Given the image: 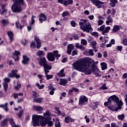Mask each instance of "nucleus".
I'll return each mask as SVG.
<instances>
[{
    "instance_id": "1",
    "label": "nucleus",
    "mask_w": 127,
    "mask_h": 127,
    "mask_svg": "<svg viewBox=\"0 0 127 127\" xmlns=\"http://www.w3.org/2000/svg\"><path fill=\"white\" fill-rule=\"evenodd\" d=\"M90 63H93L92 66L90 65ZM72 65L75 70L85 73L86 75H90L93 71V74L96 77L101 76L98 66L95 64V61L91 58L81 59L73 63Z\"/></svg>"
},
{
    "instance_id": "2",
    "label": "nucleus",
    "mask_w": 127,
    "mask_h": 127,
    "mask_svg": "<svg viewBox=\"0 0 127 127\" xmlns=\"http://www.w3.org/2000/svg\"><path fill=\"white\" fill-rule=\"evenodd\" d=\"M44 117L39 115H33L32 116V122L33 127H45L48 125V127L53 126V122L51 120V113L50 112L47 111L44 114Z\"/></svg>"
},
{
    "instance_id": "3",
    "label": "nucleus",
    "mask_w": 127,
    "mask_h": 127,
    "mask_svg": "<svg viewBox=\"0 0 127 127\" xmlns=\"http://www.w3.org/2000/svg\"><path fill=\"white\" fill-rule=\"evenodd\" d=\"M108 102L104 103L105 106H108V109L111 111H118V110L122 109L123 106V102L120 100L119 97L116 95H113L110 97L108 100ZM117 108L118 109H117Z\"/></svg>"
},
{
    "instance_id": "4",
    "label": "nucleus",
    "mask_w": 127,
    "mask_h": 127,
    "mask_svg": "<svg viewBox=\"0 0 127 127\" xmlns=\"http://www.w3.org/2000/svg\"><path fill=\"white\" fill-rule=\"evenodd\" d=\"M13 4L11 6L12 11L13 12H20L22 9H21V5L24 4V1L23 0H13Z\"/></svg>"
},
{
    "instance_id": "5",
    "label": "nucleus",
    "mask_w": 127,
    "mask_h": 127,
    "mask_svg": "<svg viewBox=\"0 0 127 127\" xmlns=\"http://www.w3.org/2000/svg\"><path fill=\"white\" fill-rule=\"evenodd\" d=\"M81 22L79 23V25H80V29L83 30V31H86V32H89L93 31V28H92V26L90 23H87L88 20L87 19H82L80 20Z\"/></svg>"
},
{
    "instance_id": "6",
    "label": "nucleus",
    "mask_w": 127,
    "mask_h": 127,
    "mask_svg": "<svg viewBox=\"0 0 127 127\" xmlns=\"http://www.w3.org/2000/svg\"><path fill=\"white\" fill-rule=\"evenodd\" d=\"M39 63L40 66H43L44 71L47 70L48 69H52V66H51L50 64H47V61H46V59H45V58L41 59Z\"/></svg>"
},
{
    "instance_id": "7",
    "label": "nucleus",
    "mask_w": 127,
    "mask_h": 127,
    "mask_svg": "<svg viewBox=\"0 0 127 127\" xmlns=\"http://www.w3.org/2000/svg\"><path fill=\"white\" fill-rule=\"evenodd\" d=\"M18 71L17 69H12L11 70V73H8L7 76L9 78H14L15 77L16 79H19L20 78V75L17 74Z\"/></svg>"
},
{
    "instance_id": "8",
    "label": "nucleus",
    "mask_w": 127,
    "mask_h": 127,
    "mask_svg": "<svg viewBox=\"0 0 127 127\" xmlns=\"http://www.w3.org/2000/svg\"><path fill=\"white\" fill-rule=\"evenodd\" d=\"M88 102V98L85 95H81L79 97V105L81 106H84L86 103Z\"/></svg>"
},
{
    "instance_id": "9",
    "label": "nucleus",
    "mask_w": 127,
    "mask_h": 127,
    "mask_svg": "<svg viewBox=\"0 0 127 127\" xmlns=\"http://www.w3.org/2000/svg\"><path fill=\"white\" fill-rule=\"evenodd\" d=\"M36 17L35 16H33L31 17V22L29 23V26H27V29L28 31H30L31 30V26L33 25L34 22H35V20L34 18H36Z\"/></svg>"
},
{
    "instance_id": "10",
    "label": "nucleus",
    "mask_w": 127,
    "mask_h": 127,
    "mask_svg": "<svg viewBox=\"0 0 127 127\" xmlns=\"http://www.w3.org/2000/svg\"><path fill=\"white\" fill-rule=\"evenodd\" d=\"M91 2H93V4H95L98 8H102V5H100L101 1L99 0H91Z\"/></svg>"
},
{
    "instance_id": "11",
    "label": "nucleus",
    "mask_w": 127,
    "mask_h": 127,
    "mask_svg": "<svg viewBox=\"0 0 127 127\" xmlns=\"http://www.w3.org/2000/svg\"><path fill=\"white\" fill-rule=\"evenodd\" d=\"M75 48L74 46L72 44H69L67 46V54H71L72 51Z\"/></svg>"
},
{
    "instance_id": "12",
    "label": "nucleus",
    "mask_w": 127,
    "mask_h": 127,
    "mask_svg": "<svg viewBox=\"0 0 127 127\" xmlns=\"http://www.w3.org/2000/svg\"><path fill=\"white\" fill-rule=\"evenodd\" d=\"M7 34L9 39V42L10 43H11L14 39L13 33H12L11 31H7Z\"/></svg>"
},
{
    "instance_id": "13",
    "label": "nucleus",
    "mask_w": 127,
    "mask_h": 127,
    "mask_svg": "<svg viewBox=\"0 0 127 127\" xmlns=\"http://www.w3.org/2000/svg\"><path fill=\"white\" fill-rule=\"evenodd\" d=\"M49 70L51 69H46L44 70L46 77L47 78V80H49L50 79H52L53 78V75H48V73H49Z\"/></svg>"
},
{
    "instance_id": "14",
    "label": "nucleus",
    "mask_w": 127,
    "mask_h": 127,
    "mask_svg": "<svg viewBox=\"0 0 127 127\" xmlns=\"http://www.w3.org/2000/svg\"><path fill=\"white\" fill-rule=\"evenodd\" d=\"M48 59L49 61H54V60H55L54 55H53L52 53H49L48 55Z\"/></svg>"
},
{
    "instance_id": "15",
    "label": "nucleus",
    "mask_w": 127,
    "mask_h": 127,
    "mask_svg": "<svg viewBox=\"0 0 127 127\" xmlns=\"http://www.w3.org/2000/svg\"><path fill=\"white\" fill-rule=\"evenodd\" d=\"M67 83H68V81L67 80V79H60L59 84L62 86H66Z\"/></svg>"
},
{
    "instance_id": "16",
    "label": "nucleus",
    "mask_w": 127,
    "mask_h": 127,
    "mask_svg": "<svg viewBox=\"0 0 127 127\" xmlns=\"http://www.w3.org/2000/svg\"><path fill=\"white\" fill-rule=\"evenodd\" d=\"M28 61H29V58H27V57L25 55L23 56V60L22 61V63L23 64H27L28 63Z\"/></svg>"
},
{
    "instance_id": "17",
    "label": "nucleus",
    "mask_w": 127,
    "mask_h": 127,
    "mask_svg": "<svg viewBox=\"0 0 127 127\" xmlns=\"http://www.w3.org/2000/svg\"><path fill=\"white\" fill-rule=\"evenodd\" d=\"M19 54H20V53L17 51H15L14 53H13V55H14L13 58H14L15 61H18V57Z\"/></svg>"
},
{
    "instance_id": "18",
    "label": "nucleus",
    "mask_w": 127,
    "mask_h": 127,
    "mask_svg": "<svg viewBox=\"0 0 127 127\" xmlns=\"http://www.w3.org/2000/svg\"><path fill=\"white\" fill-rule=\"evenodd\" d=\"M35 40L37 42V48H40L41 47V43L39 38L37 37V36H35Z\"/></svg>"
},
{
    "instance_id": "19",
    "label": "nucleus",
    "mask_w": 127,
    "mask_h": 127,
    "mask_svg": "<svg viewBox=\"0 0 127 127\" xmlns=\"http://www.w3.org/2000/svg\"><path fill=\"white\" fill-rule=\"evenodd\" d=\"M1 8L0 9V14H3L5 12L7 11V10L5 9V5H1Z\"/></svg>"
},
{
    "instance_id": "20",
    "label": "nucleus",
    "mask_w": 127,
    "mask_h": 127,
    "mask_svg": "<svg viewBox=\"0 0 127 127\" xmlns=\"http://www.w3.org/2000/svg\"><path fill=\"white\" fill-rule=\"evenodd\" d=\"M39 20L41 22V23H42V21L46 20V16L45 15V14L43 13H41L40 15Z\"/></svg>"
},
{
    "instance_id": "21",
    "label": "nucleus",
    "mask_w": 127,
    "mask_h": 127,
    "mask_svg": "<svg viewBox=\"0 0 127 127\" xmlns=\"http://www.w3.org/2000/svg\"><path fill=\"white\" fill-rule=\"evenodd\" d=\"M91 45L92 46L93 49L94 50L95 52H98V49L96 45H97V42L96 41H92Z\"/></svg>"
},
{
    "instance_id": "22",
    "label": "nucleus",
    "mask_w": 127,
    "mask_h": 127,
    "mask_svg": "<svg viewBox=\"0 0 127 127\" xmlns=\"http://www.w3.org/2000/svg\"><path fill=\"white\" fill-rule=\"evenodd\" d=\"M110 30H111V27L109 26L105 28L104 30L102 32V34L103 35H107V33H108Z\"/></svg>"
},
{
    "instance_id": "23",
    "label": "nucleus",
    "mask_w": 127,
    "mask_h": 127,
    "mask_svg": "<svg viewBox=\"0 0 127 127\" xmlns=\"http://www.w3.org/2000/svg\"><path fill=\"white\" fill-rule=\"evenodd\" d=\"M120 29L121 28H120V26L115 25L112 30V31L113 33L118 32V31H119V30H120Z\"/></svg>"
},
{
    "instance_id": "24",
    "label": "nucleus",
    "mask_w": 127,
    "mask_h": 127,
    "mask_svg": "<svg viewBox=\"0 0 127 127\" xmlns=\"http://www.w3.org/2000/svg\"><path fill=\"white\" fill-rule=\"evenodd\" d=\"M106 22L108 25H109L110 23H112V22H113V18H112V16H111V15L108 16L107 20Z\"/></svg>"
},
{
    "instance_id": "25",
    "label": "nucleus",
    "mask_w": 127,
    "mask_h": 127,
    "mask_svg": "<svg viewBox=\"0 0 127 127\" xmlns=\"http://www.w3.org/2000/svg\"><path fill=\"white\" fill-rule=\"evenodd\" d=\"M110 5L112 7H115L116 6V4L118 3V0H110Z\"/></svg>"
},
{
    "instance_id": "26",
    "label": "nucleus",
    "mask_w": 127,
    "mask_h": 127,
    "mask_svg": "<svg viewBox=\"0 0 127 127\" xmlns=\"http://www.w3.org/2000/svg\"><path fill=\"white\" fill-rule=\"evenodd\" d=\"M0 108L4 109V111L8 112V108H7V103H5L4 105H0Z\"/></svg>"
},
{
    "instance_id": "27",
    "label": "nucleus",
    "mask_w": 127,
    "mask_h": 127,
    "mask_svg": "<svg viewBox=\"0 0 127 127\" xmlns=\"http://www.w3.org/2000/svg\"><path fill=\"white\" fill-rule=\"evenodd\" d=\"M33 108L34 110H35L36 111H43V108H42L41 106L35 105L33 106Z\"/></svg>"
},
{
    "instance_id": "28",
    "label": "nucleus",
    "mask_w": 127,
    "mask_h": 127,
    "mask_svg": "<svg viewBox=\"0 0 127 127\" xmlns=\"http://www.w3.org/2000/svg\"><path fill=\"white\" fill-rule=\"evenodd\" d=\"M64 122L66 124H68V123H70V122H74V120L72 119L70 117H68L65 118Z\"/></svg>"
},
{
    "instance_id": "29",
    "label": "nucleus",
    "mask_w": 127,
    "mask_h": 127,
    "mask_svg": "<svg viewBox=\"0 0 127 127\" xmlns=\"http://www.w3.org/2000/svg\"><path fill=\"white\" fill-rule=\"evenodd\" d=\"M7 124V119H4L1 122V127H5Z\"/></svg>"
},
{
    "instance_id": "30",
    "label": "nucleus",
    "mask_w": 127,
    "mask_h": 127,
    "mask_svg": "<svg viewBox=\"0 0 127 127\" xmlns=\"http://www.w3.org/2000/svg\"><path fill=\"white\" fill-rule=\"evenodd\" d=\"M101 67H102V70H106V69H107L108 68V67L107 66V64L105 63H102L101 64Z\"/></svg>"
},
{
    "instance_id": "31",
    "label": "nucleus",
    "mask_w": 127,
    "mask_h": 127,
    "mask_svg": "<svg viewBox=\"0 0 127 127\" xmlns=\"http://www.w3.org/2000/svg\"><path fill=\"white\" fill-rule=\"evenodd\" d=\"M73 3V0H64V5L67 6L68 4H72Z\"/></svg>"
},
{
    "instance_id": "32",
    "label": "nucleus",
    "mask_w": 127,
    "mask_h": 127,
    "mask_svg": "<svg viewBox=\"0 0 127 127\" xmlns=\"http://www.w3.org/2000/svg\"><path fill=\"white\" fill-rule=\"evenodd\" d=\"M58 76L60 77H64L65 74H64V69H62L61 71L58 73Z\"/></svg>"
},
{
    "instance_id": "33",
    "label": "nucleus",
    "mask_w": 127,
    "mask_h": 127,
    "mask_svg": "<svg viewBox=\"0 0 127 127\" xmlns=\"http://www.w3.org/2000/svg\"><path fill=\"white\" fill-rule=\"evenodd\" d=\"M113 44H115V40L114 39H112L109 43V44H107L106 45V47L109 48V47H112V46Z\"/></svg>"
},
{
    "instance_id": "34",
    "label": "nucleus",
    "mask_w": 127,
    "mask_h": 127,
    "mask_svg": "<svg viewBox=\"0 0 127 127\" xmlns=\"http://www.w3.org/2000/svg\"><path fill=\"white\" fill-rule=\"evenodd\" d=\"M37 55L39 56V57H42V56H44V52L43 51H39L37 53Z\"/></svg>"
},
{
    "instance_id": "35",
    "label": "nucleus",
    "mask_w": 127,
    "mask_h": 127,
    "mask_svg": "<svg viewBox=\"0 0 127 127\" xmlns=\"http://www.w3.org/2000/svg\"><path fill=\"white\" fill-rule=\"evenodd\" d=\"M42 100H43V98H34V102H36V103H39V104H41V102H42Z\"/></svg>"
},
{
    "instance_id": "36",
    "label": "nucleus",
    "mask_w": 127,
    "mask_h": 127,
    "mask_svg": "<svg viewBox=\"0 0 127 127\" xmlns=\"http://www.w3.org/2000/svg\"><path fill=\"white\" fill-rule=\"evenodd\" d=\"M8 122L10 124V125H11V127H13L14 126H15V123H14V121H13V119L10 118L8 119Z\"/></svg>"
},
{
    "instance_id": "37",
    "label": "nucleus",
    "mask_w": 127,
    "mask_h": 127,
    "mask_svg": "<svg viewBox=\"0 0 127 127\" xmlns=\"http://www.w3.org/2000/svg\"><path fill=\"white\" fill-rule=\"evenodd\" d=\"M55 126L56 127H61L60 122H59V119H56Z\"/></svg>"
},
{
    "instance_id": "38",
    "label": "nucleus",
    "mask_w": 127,
    "mask_h": 127,
    "mask_svg": "<svg viewBox=\"0 0 127 127\" xmlns=\"http://www.w3.org/2000/svg\"><path fill=\"white\" fill-rule=\"evenodd\" d=\"M8 88V83H4L3 89H4V91L5 93H6V92H7Z\"/></svg>"
},
{
    "instance_id": "39",
    "label": "nucleus",
    "mask_w": 127,
    "mask_h": 127,
    "mask_svg": "<svg viewBox=\"0 0 127 127\" xmlns=\"http://www.w3.org/2000/svg\"><path fill=\"white\" fill-rule=\"evenodd\" d=\"M105 27H106V26L105 25H103L101 26L100 28H98L97 30L98 31H102V32H103V31L105 30Z\"/></svg>"
},
{
    "instance_id": "40",
    "label": "nucleus",
    "mask_w": 127,
    "mask_h": 127,
    "mask_svg": "<svg viewBox=\"0 0 127 127\" xmlns=\"http://www.w3.org/2000/svg\"><path fill=\"white\" fill-rule=\"evenodd\" d=\"M23 114V110L21 109L19 111V113L17 114V117L19 118H20L21 117H22V114Z\"/></svg>"
},
{
    "instance_id": "41",
    "label": "nucleus",
    "mask_w": 127,
    "mask_h": 127,
    "mask_svg": "<svg viewBox=\"0 0 127 127\" xmlns=\"http://www.w3.org/2000/svg\"><path fill=\"white\" fill-rule=\"evenodd\" d=\"M1 23L3 25H6L7 24H8L9 22H8V20H5V19H2L1 20Z\"/></svg>"
},
{
    "instance_id": "42",
    "label": "nucleus",
    "mask_w": 127,
    "mask_h": 127,
    "mask_svg": "<svg viewBox=\"0 0 127 127\" xmlns=\"http://www.w3.org/2000/svg\"><path fill=\"white\" fill-rule=\"evenodd\" d=\"M15 25L16 27L19 28V29H22V27H23V26H20V24H19V22H16Z\"/></svg>"
},
{
    "instance_id": "43",
    "label": "nucleus",
    "mask_w": 127,
    "mask_h": 127,
    "mask_svg": "<svg viewBox=\"0 0 127 127\" xmlns=\"http://www.w3.org/2000/svg\"><path fill=\"white\" fill-rule=\"evenodd\" d=\"M53 55L54 56V57H60L61 56L60 54H58V51H54Z\"/></svg>"
},
{
    "instance_id": "44",
    "label": "nucleus",
    "mask_w": 127,
    "mask_h": 127,
    "mask_svg": "<svg viewBox=\"0 0 127 127\" xmlns=\"http://www.w3.org/2000/svg\"><path fill=\"white\" fill-rule=\"evenodd\" d=\"M21 43L22 44H23V45H24V46H25V45H26V44H27L28 42L26 39H24L21 41Z\"/></svg>"
},
{
    "instance_id": "45",
    "label": "nucleus",
    "mask_w": 127,
    "mask_h": 127,
    "mask_svg": "<svg viewBox=\"0 0 127 127\" xmlns=\"http://www.w3.org/2000/svg\"><path fill=\"white\" fill-rule=\"evenodd\" d=\"M36 86H37V87H38V88L40 89V90H41L42 89H43V88H44L45 87V85L42 84V85H40L39 84V83H36Z\"/></svg>"
},
{
    "instance_id": "46",
    "label": "nucleus",
    "mask_w": 127,
    "mask_h": 127,
    "mask_svg": "<svg viewBox=\"0 0 127 127\" xmlns=\"http://www.w3.org/2000/svg\"><path fill=\"white\" fill-rule=\"evenodd\" d=\"M118 118L119 119V120L123 121L124 120V119H125V115L122 114V115H118Z\"/></svg>"
},
{
    "instance_id": "47",
    "label": "nucleus",
    "mask_w": 127,
    "mask_h": 127,
    "mask_svg": "<svg viewBox=\"0 0 127 127\" xmlns=\"http://www.w3.org/2000/svg\"><path fill=\"white\" fill-rule=\"evenodd\" d=\"M69 13L67 11H64L62 14V16L63 17H65V16H68L69 15Z\"/></svg>"
},
{
    "instance_id": "48",
    "label": "nucleus",
    "mask_w": 127,
    "mask_h": 127,
    "mask_svg": "<svg viewBox=\"0 0 127 127\" xmlns=\"http://www.w3.org/2000/svg\"><path fill=\"white\" fill-rule=\"evenodd\" d=\"M10 79L7 78V77H5L4 78V84H7L8 83H9V82H10Z\"/></svg>"
},
{
    "instance_id": "49",
    "label": "nucleus",
    "mask_w": 127,
    "mask_h": 127,
    "mask_svg": "<svg viewBox=\"0 0 127 127\" xmlns=\"http://www.w3.org/2000/svg\"><path fill=\"white\" fill-rule=\"evenodd\" d=\"M21 87V84L20 83H17V85L15 86V90H16V91H17V90H18V89L20 88V87Z\"/></svg>"
},
{
    "instance_id": "50",
    "label": "nucleus",
    "mask_w": 127,
    "mask_h": 127,
    "mask_svg": "<svg viewBox=\"0 0 127 127\" xmlns=\"http://www.w3.org/2000/svg\"><path fill=\"white\" fill-rule=\"evenodd\" d=\"M81 44L82 45H87V41L85 39H82L81 40Z\"/></svg>"
},
{
    "instance_id": "51",
    "label": "nucleus",
    "mask_w": 127,
    "mask_h": 127,
    "mask_svg": "<svg viewBox=\"0 0 127 127\" xmlns=\"http://www.w3.org/2000/svg\"><path fill=\"white\" fill-rule=\"evenodd\" d=\"M70 24L71 26H73V27H76V25H77V23H76V22L74 20L71 21Z\"/></svg>"
},
{
    "instance_id": "52",
    "label": "nucleus",
    "mask_w": 127,
    "mask_h": 127,
    "mask_svg": "<svg viewBox=\"0 0 127 127\" xmlns=\"http://www.w3.org/2000/svg\"><path fill=\"white\" fill-rule=\"evenodd\" d=\"M30 47H31V48H35V43L34 42H31Z\"/></svg>"
},
{
    "instance_id": "53",
    "label": "nucleus",
    "mask_w": 127,
    "mask_h": 127,
    "mask_svg": "<svg viewBox=\"0 0 127 127\" xmlns=\"http://www.w3.org/2000/svg\"><path fill=\"white\" fill-rule=\"evenodd\" d=\"M88 53L89 55H91V56H94V51L92 49L89 50Z\"/></svg>"
},
{
    "instance_id": "54",
    "label": "nucleus",
    "mask_w": 127,
    "mask_h": 127,
    "mask_svg": "<svg viewBox=\"0 0 127 127\" xmlns=\"http://www.w3.org/2000/svg\"><path fill=\"white\" fill-rule=\"evenodd\" d=\"M75 55H78V53H77V50H74L72 52V56H75Z\"/></svg>"
},
{
    "instance_id": "55",
    "label": "nucleus",
    "mask_w": 127,
    "mask_h": 127,
    "mask_svg": "<svg viewBox=\"0 0 127 127\" xmlns=\"http://www.w3.org/2000/svg\"><path fill=\"white\" fill-rule=\"evenodd\" d=\"M104 23V21L103 20H99L98 21V25H102Z\"/></svg>"
},
{
    "instance_id": "56",
    "label": "nucleus",
    "mask_w": 127,
    "mask_h": 127,
    "mask_svg": "<svg viewBox=\"0 0 127 127\" xmlns=\"http://www.w3.org/2000/svg\"><path fill=\"white\" fill-rule=\"evenodd\" d=\"M72 38L74 39V40H78V38H79V36H78V35H75L72 36Z\"/></svg>"
},
{
    "instance_id": "57",
    "label": "nucleus",
    "mask_w": 127,
    "mask_h": 127,
    "mask_svg": "<svg viewBox=\"0 0 127 127\" xmlns=\"http://www.w3.org/2000/svg\"><path fill=\"white\" fill-rule=\"evenodd\" d=\"M12 96H13L14 99H17L18 98V94L17 93H13Z\"/></svg>"
},
{
    "instance_id": "58",
    "label": "nucleus",
    "mask_w": 127,
    "mask_h": 127,
    "mask_svg": "<svg viewBox=\"0 0 127 127\" xmlns=\"http://www.w3.org/2000/svg\"><path fill=\"white\" fill-rule=\"evenodd\" d=\"M101 122H105L106 121V116H102L100 119Z\"/></svg>"
},
{
    "instance_id": "59",
    "label": "nucleus",
    "mask_w": 127,
    "mask_h": 127,
    "mask_svg": "<svg viewBox=\"0 0 127 127\" xmlns=\"http://www.w3.org/2000/svg\"><path fill=\"white\" fill-rule=\"evenodd\" d=\"M101 89L102 90H107L108 89V87L106 86V84H103V86L101 87Z\"/></svg>"
},
{
    "instance_id": "60",
    "label": "nucleus",
    "mask_w": 127,
    "mask_h": 127,
    "mask_svg": "<svg viewBox=\"0 0 127 127\" xmlns=\"http://www.w3.org/2000/svg\"><path fill=\"white\" fill-rule=\"evenodd\" d=\"M58 1L60 3H62V4H64V5L65 0H58Z\"/></svg>"
},
{
    "instance_id": "61",
    "label": "nucleus",
    "mask_w": 127,
    "mask_h": 127,
    "mask_svg": "<svg viewBox=\"0 0 127 127\" xmlns=\"http://www.w3.org/2000/svg\"><path fill=\"white\" fill-rule=\"evenodd\" d=\"M85 119L86 120V123H89L90 122V120L89 119V118L87 117V115L85 116Z\"/></svg>"
},
{
    "instance_id": "62",
    "label": "nucleus",
    "mask_w": 127,
    "mask_h": 127,
    "mask_svg": "<svg viewBox=\"0 0 127 127\" xmlns=\"http://www.w3.org/2000/svg\"><path fill=\"white\" fill-rule=\"evenodd\" d=\"M123 42L124 45H127V39H125L123 40Z\"/></svg>"
},
{
    "instance_id": "63",
    "label": "nucleus",
    "mask_w": 127,
    "mask_h": 127,
    "mask_svg": "<svg viewBox=\"0 0 127 127\" xmlns=\"http://www.w3.org/2000/svg\"><path fill=\"white\" fill-rule=\"evenodd\" d=\"M111 127H118V125H117V124H116V123H112Z\"/></svg>"
},
{
    "instance_id": "64",
    "label": "nucleus",
    "mask_w": 127,
    "mask_h": 127,
    "mask_svg": "<svg viewBox=\"0 0 127 127\" xmlns=\"http://www.w3.org/2000/svg\"><path fill=\"white\" fill-rule=\"evenodd\" d=\"M123 79H127V73H125L123 74Z\"/></svg>"
}]
</instances>
